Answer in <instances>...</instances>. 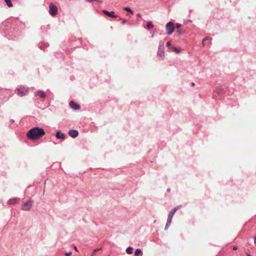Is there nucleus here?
Here are the masks:
<instances>
[{
    "label": "nucleus",
    "instance_id": "f257e3e1",
    "mask_svg": "<svg viewBox=\"0 0 256 256\" xmlns=\"http://www.w3.org/2000/svg\"><path fill=\"white\" fill-rule=\"evenodd\" d=\"M44 134L42 128L34 127L28 132L27 136L30 140H36L40 138Z\"/></svg>",
    "mask_w": 256,
    "mask_h": 256
},
{
    "label": "nucleus",
    "instance_id": "f03ea898",
    "mask_svg": "<svg viewBox=\"0 0 256 256\" xmlns=\"http://www.w3.org/2000/svg\"><path fill=\"white\" fill-rule=\"evenodd\" d=\"M28 88L25 87L24 86H21L16 88L17 94L19 96H24L28 92Z\"/></svg>",
    "mask_w": 256,
    "mask_h": 256
},
{
    "label": "nucleus",
    "instance_id": "7ed1b4c3",
    "mask_svg": "<svg viewBox=\"0 0 256 256\" xmlns=\"http://www.w3.org/2000/svg\"><path fill=\"white\" fill-rule=\"evenodd\" d=\"M158 55L161 57L162 59H164V44L162 42H160L159 44L158 50Z\"/></svg>",
    "mask_w": 256,
    "mask_h": 256
},
{
    "label": "nucleus",
    "instance_id": "20e7f679",
    "mask_svg": "<svg viewBox=\"0 0 256 256\" xmlns=\"http://www.w3.org/2000/svg\"><path fill=\"white\" fill-rule=\"evenodd\" d=\"M166 29L168 30V35H170L172 34L174 30V24L172 22H168L166 25Z\"/></svg>",
    "mask_w": 256,
    "mask_h": 256
},
{
    "label": "nucleus",
    "instance_id": "39448f33",
    "mask_svg": "<svg viewBox=\"0 0 256 256\" xmlns=\"http://www.w3.org/2000/svg\"><path fill=\"white\" fill-rule=\"evenodd\" d=\"M32 200H28L27 202H25L22 205V209L23 210H28L30 209L32 206Z\"/></svg>",
    "mask_w": 256,
    "mask_h": 256
},
{
    "label": "nucleus",
    "instance_id": "423d86ee",
    "mask_svg": "<svg viewBox=\"0 0 256 256\" xmlns=\"http://www.w3.org/2000/svg\"><path fill=\"white\" fill-rule=\"evenodd\" d=\"M58 12V8L57 7L53 4H50V14L54 16H55Z\"/></svg>",
    "mask_w": 256,
    "mask_h": 256
},
{
    "label": "nucleus",
    "instance_id": "0eeeda50",
    "mask_svg": "<svg viewBox=\"0 0 256 256\" xmlns=\"http://www.w3.org/2000/svg\"><path fill=\"white\" fill-rule=\"evenodd\" d=\"M102 12L106 16L112 17V18H116L117 16L115 15V12L114 11H111L110 12H109V11H108L106 10H103Z\"/></svg>",
    "mask_w": 256,
    "mask_h": 256
},
{
    "label": "nucleus",
    "instance_id": "6e6552de",
    "mask_svg": "<svg viewBox=\"0 0 256 256\" xmlns=\"http://www.w3.org/2000/svg\"><path fill=\"white\" fill-rule=\"evenodd\" d=\"M69 105H70L71 108L74 110H78L80 108V106L73 101L70 102Z\"/></svg>",
    "mask_w": 256,
    "mask_h": 256
},
{
    "label": "nucleus",
    "instance_id": "1a4fd4ad",
    "mask_svg": "<svg viewBox=\"0 0 256 256\" xmlns=\"http://www.w3.org/2000/svg\"><path fill=\"white\" fill-rule=\"evenodd\" d=\"M68 134L72 138H76L78 135V132L76 130H71L68 132Z\"/></svg>",
    "mask_w": 256,
    "mask_h": 256
},
{
    "label": "nucleus",
    "instance_id": "9d476101",
    "mask_svg": "<svg viewBox=\"0 0 256 256\" xmlns=\"http://www.w3.org/2000/svg\"><path fill=\"white\" fill-rule=\"evenodd\" d=\"M57 138L64 140L65 138V134L60 132H58L56 134Z\"/></svg>",
    "mask_w": 256,
    "mask_h": 256
},
{
    "label": "nucleus",
    "instance_id": "9b49d317",
    "mask_svg": "<svg viewBox=\"0 0 256 256\" xmlns=\"http://www.w3.org/2000/svg\"><path fill=\"white\" fill-rule=\"evenodd\" d=\"M180 208H181V206L180 205V206H178L172 208L171 210V211L170 212L169 214V216H170L173 217V215L175 213L176 210H178V209Z\"/></svg>",
    "mask_w": 256,
    "mask_h": 256
},
{
    "label": "nucleus",
    "instance_id": "f8f14e48",
    "mask_svg": "<svg viewBox=\"0 0 256 256\" xmlns=\"http://www.w3.org/2000/svg\"><path fill=\"white\" fill-rule=\"evenodd\" d=\"M34 94L36 96H39L42 98H44L46 96L45 93L42 91L36 92Z\"/></svg>",
    "mask_w": 256,
    "mask_h": 256
},
{
    "label": "nucleus",
    "instance_id": "ddd939ff",
    "mask_svg": "<svg viewBox=\"0 0 256 256\" xmlns=\"http://www.w3.org/2000/svg\"><path fill=\"white\" fill-rule=\"evenodd\" d=\"M142 254V252L140 249L137 248L134 252V256H139Z\"/></svg>",
    "mask_w": 256,
    "mask_h": 256
},
{
    "label": "nucleus",
    "instance_id": "4468645a",
    "mask_svg": "<svg viewBox=\"0 0 256 256\" xmlns=\"http://www.w3.org/2000/svg\"><path fill=\"white\" fill-rule=\"evenodd\" d=\"M172 216H170V215H168L167 223H166V228L167 227H168V226L172 222Z\"/></svg>",
    "mask_w": 256,
    "mask_h": 256
},
{
    "label": "nucleus",
    "instance_id": "2eb2a0df",
    "mask_svg": "<svg viewBox=\"0 0 256 256\" xmlns=\"http://www.w3.org/2000/svg\"><path fill=\"white\" fill-rule=\"evenodd\" d=\"M5 0L6 4L8 7L10 8L13 6V4L11 2V0Z\"/></svg>",
    "mask_w": 256,
    "mask_h": 256
},
{
    "label": "nucleus",
    "instance_id": "dca6fc26",
    "mask_svg": "<svg viewBox=\"0 0 256 256\" xmlns=\"http://www.w3.org/2000/svg\"><path fill=\"white\" fill-rule=\"evenodd\" d=\"M133 248L132 247H128L126 249V252L128 254H130L132 253Z\"/></svg>",
    "mask_w": 256,
    "mask_h": 256
},
{
    "label": "nucleus",
    "instance_id": "f3484780",
    "mask_svg": "<svg viewBox=\"0 0 256 256\" xmlns=\"http://www.w3.org/2000/svg\"><path fill=\"white\" fill-rule=\"evenodd\" d=\"M172 51L176 52V54H179V52H180L179 49L176 47H174V46L172 47Z\"/></svg>",
    "mask_w": 256,
    "mask_h": 256
},
{
    "label": "nucleus",
    "instance_id": "a211bd4d",
    "mask_svg": "<svg viewBox=\"0 0 256 256\" xmlns=\"http://www.w3.org/2000/svg\"><path fill=\"white\" fill-rule=\"evenodd\" d=\"M147 28L148 29L152 28H153L154 26L152 24V22H148L147 24Z\"/></svg>",
    "mask_w": 256,
    "mask_h": 256
},
{
    "label": "nucleus",
    "instance_id": "6ab92c4d",
    "mask_svg": "<svg viewBox=\"0 0 256 256\" xmlns=\"http://www.w3.org/2000/svg\"><path fill=\"white\" fill-rule=\"evenodd\" d=\"M124 9L128 12H130L131 14H134V12L132 11V10H131V8L129 7H125L124 8Z\"/></svg>",
    "mask_w": 256,
    "mask_h": 256
},
{
    "label": "nucleus",
    "instance_id": "aec40b11",
    "mask_svg": "<svg viewBox=\"0 0 256 256\" xmlns=\"http://www.w3.org/2000/svg\"><path fill=\"white\" fill-rule=\"evenodd\" d=\"M9 204H14L16 202V199H10L8 201Z\"/></svg>",
    "mask_w": 256,
    "mask_h": 256
},
{
    "label": "nucleus",
    "instance_id": "412c9836",
    "mask_svg": "<svg viewBox=\"0 0 256 256\" xmlns=\"http://www.w3.org/2000/svg\"><path fill=\"white\" fill-rule=\"evenodd\" d=\"M206 40H212V38H206L202 40V46H205V41Z\"/></svg>",
    "mask_w": 256,
    "mask_h": 256
},
{
    "label": "nucleus",
    "instance_id": "4be33fe9",
    "mask_svg": "<svg viewBox=\"0 0 256 256\" xmlns=\"http://www.w3.org/2000/svg\"><path fill=\"white\" fill-rule=\"evenodd\" d=\"M177 33L178 34V36H180L184 33V31L180 30V29H178L177 30Z\"/></svg>",
    "mask_w": 256,
    "mask_h": 256
},
{
    "label": "nucleus",
    "instance_id": "5701e85b",
    "mask_svg": "<svg viewBox=\"0 0 256 256\" xmlns=\"http://www.w3.org/2000/svg\"><path fill=\"white\" fill-rule=\"evenodd\" d=\"M166 46L168 47V48L169 49H171L172 50V46H171V44H170V42H167Z\"/></svg>",
    "mask_w": 256,
    "mask_h": 256
},
{
    "label": "nucleus",
    "instance_id": "b1692460",
    "mask_svg": "<svg viewBox=\"0 0 256 256\" xmlns=\"http://www.w3.org/2000/svg\"><path fill=\"white\" fill-rule=\"evenodd\" d=\"M122 24H125L126 23V19H122Z\"/></svg>",
    "mask_w": 256,
    "mask_h": 256
},
{
    "label": "nucleus",
    "instance_id": "393cba45",
    "mask_svg": "<svg viewBox=\"0 0 256 256\" xmlns=\"http://www.w3.org/2000/svg\"><path fill=\"white\" fill-rule=\"evenodd\" d=\"M71 255H72V252H66L65 253V256H70Z\"/></svg>",
    "mask_w": 256,
    "mask_h": 256
},
{
    "label": "nucleus",
    "instance_id": "a878e982",
    "mask_svg": "<svg viewBox=\"0 0 256 256\" xmlns=\"http://www.w3.org/2000/svg\"><path fill=\"white\" fill-rule=\"evenodd\" d=\"M181 26L180 24H177L176 26V28H178V29H180V27Z\"/></svg>",
    "mask_w": 256,
    "mask_h": 256
},
{
    "label": "nucleus",
    "instance_id": "bb28decb",
    "mask_svg": "<svg viewBox=\"0 0 256 256\" xmlns=\"http://www.w3.org/2000/svg\"><path fill=\"white\" fill-rule=\"evenodd\" d=\"M87 2H92V1H97V2H100L99 0H86Z\"/></svg>",
    "mask_w": 256,
    "mask_h": 256
},
{
    "label": "nucleus",
    "instance_id": "cd10ccee",
    "mask_svg": "<svg viewBox=\"0 0 256 256\" xmlns=\"http://www.w3.org/2000/svg\"><path fill=\"white\" fill-rule=\"evenodd\" d=\"M98 249H95L94 251H93V253H94V254H96V252L97 250H98Z\"/></svg>",
    "mask_w": 256,
    "mask_h": 256
},
{
    "label": "nucleus",
    "instance_id": "c85d7f7f",
    "mask_svg": "<svg viewBox=\"0 0 256 256\" xmlns=\"http://www.w3.org/2000/svg\"><path fill=\"white\" fill-rule=\"evenodd\" d=\"M237 248H237V247H236V246H234L233 247V250H237Z\"/></svg>",
    "mask_w": 256,
    "mask_h": 256
},
{
    "label": "nucleus",
    "instance_id": "c756f323",
    "mask_svg": "<svg viewBox=\"0 0 256 256\" xmlns=\"http://www.w3.org/2000/svg\"><path fill=\"white\" fill-rule=\"evenodd\" d=\"M254 244L256 243V236L254 237Z\"/></svg>",
    "mask_w": 256,
    "mask_h": 256
},
{
    "label": "nucleus",
    "instance_id": "7c9ffc66",
    "mask_svg": "<svg viewBox=\"0 0 256 256\" xmlns=\"http://www.w3.org/2000/svg\"><path fill=\"white\" fill-rule=\"evenodd\" d=\"M136 16H138V17H140L141 16V14H137Z\"/></svg>",
    "mask_w": 256,
    "mask_h": 256
},
{
    "label": "nucleus",
    "instance_id": "2f4dec72",
    "mask_svg": "<svg viewBox=\"0 0 256 256\" xmlns=\"http://www.w3.org/2000/svg\"><path fill=\"white\" fill-rule=\"evenodd\" d=\"M191 85H192V86H194L195 84H194V82H192V83H191Z\"/></svg>",
    "mask_w": 256,
    "mask_h": 256
},
{
    "label": "nucleus",
    "instance_id": "473e14b6",
    "mask_svg": "<svg viewBox=\"0 0 256 256\" xmlns=\"http://www.w3.org/2000/svg\"><path fill=\"white\" fill-rule=\"evenodd\" d=\"M246 256H252L250 254H249V253H247V254H246Z\"/></svg>",
    "mask_w": 256,
    "mask_h": 256
},
{
    "label": "nucleus",
    "instance_id": "72a5a7b5",
    "mask_svg": "<svg viewBox=\"0 0 256 256\" xmlns=\"http://www.w3.org/2000/svg\"><path fill=\"white\" fill-rule=\"evenodd\" d=\"M74 248L76 250H78L77 248H76V246H74Z\"/></svg>",
    "mask_w": 256,
    "mask_h": 256
},
{
    "label": "nucleus",
    "instance_id": "f704fd0d",
    "mask_svg": "<svg viewBox=\"0 0 256 256\" xmlns=\"http://www.w3.org/2000/svg\"><path fill=\"white\" fill-rule=\"evenodd\" d=\"M167 191H168V192H170V189H168Z\"/></svg>",
    "mask_w": 256,
    "mask_h": 256
},
{
    "label": "nucleus",
    "instance_id": "c9c22d12",
    "mask_svg": "<svg viewBox=\"0 0 256 256\" xmlns=\"http://www.w3.org/2000/svg\"><path fill=\"white\" fill-rule=\"evenodd\" d=\"M96 254H94V253H92V254L90 256H95Z\"/></svg>",
    "mask_w": 256,
    "mask_h": 256
}]
</instances>
